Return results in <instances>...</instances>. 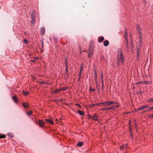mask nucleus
<instances>
[{
  "instance_id": "nucleus-1",
  "label": "nucleus",
  "mask_w": 153,
  "mask_h": 153,
  "mask_svg": "<svg viewBox=\"0 0 153 153\" xmlns=\"http://www.w3.org/2000/svg\"><path fill=\"white\" fill-rule=\"evenodd\" d=\"M117 54V62L118 65H119L120 61L123 62L124 61L125 58L121 49H119L118 50Z\"/></svg>"
},
{
  "instance_id": "nucleus-2",
  "label": "nucleus",
  "mask_w": 153,
  "mask_h": 153,
  "mask_svg": "<svg viewBox=\"0 0 153 153\" xmlns=\"http://www.w3.org/2000/svg\"><path fill=\"white\" fill-rule=\"evenodd\" d=\"M137 31L138 32V34L140 35H141L142 32L140 31V27L139 26V25H137Z\"/></svg>"
},
{
  "instance_id": "nucleus-3",
  "label": "nucleus",
  "mask_w": 153,
  "mask_h": 153,
  "mask_svg": "<svg viewBox=\"0 0 153 153\" xmlns=\"http://www.w3.org/2000/svg\"><path fill=\"white\" fill-rule=\"evenodd\" d=\"M31 17L32 19H35L36 18V13L34 11H32V13L31 15Z\"/></svg>"
},
{
  "instance_id": "nucleus-4",
  "label": "nucleus",
  "mask_w": 153,
  "mask_h": 153,
  "mask_svg": "<svg viewBox=\"0 0 153 153\" xmlns=\"http://www.w3.org/2000/svg\"><path fill=\"white\" fill-rule=\"evenodd\" d=\"M137 53H139L140 52V48L141 47V46L140 45H139V44H137Z\"/></svg>"
},
{
  "instance_id": "nucleus-5",
  "label": "nucleus",
  "mask_w": 153,
  "mask_h": 153,
  "mask_svg": "<svg viewBox=\"0 0 153 153\" xmlns=\"http://www.w3.org/2000/svg\"><path fill=\"white\" fill-rule=\"evenodd\" d=\"M65 65L66 67V69H65V70H66L65 74H68V70L67 69V60L66 59H65Z\"/></svg>"
},
{
  "instance_id": "nucleus-6",
  "label": "nucleus",
  "mask_w": 153,
  "mask_h": 153,
  "mask_svg": "<svg viewBox=\"0 0 153 153\" xmlns=\"http://www.w3.org/2000/svg\"><path fill=\"white\" fill-rule=\"evenodd\" d=\"M106 103H107V105H108V106L115 103L114 102L112 101H106Z\"/></svg>"
},
{
  "instance_id": "nucleus-7",
  "label": "nucleus",
  "mask_w": 153,
  "mask_h": 153,
  "mask_svg": "<svg viewBox=\"0 0 153 153\" xmlns=\"http://www.w3.org/2000/svg\"><path fill=\"white\" fill-rule=\"evenodd\" d=\"M139 39L140 43V45L139 44V45L141 46L142 44V37L141 35L139 36Z\"/></svg>"
},
{
  "instance_id": "nucleus-8",
  "label": "nucleus",
  "mask_w": 153,
  "mask_h": 153,
  "mask_svg": "<svg viewBox=\"0 0 153 153\" xmlns=\"http://www.w3.org/2000/svg\"><path fill=\"white\" fill-rule=\"evenodd\" d=\"M12 98L13 100L16 102V103L18 102V98L16 97V96H13Z\"/></svg>"
},
{
  "instance_id": "nucleus-9",
  "label": "nucleus",
  "mask_w": 153,
  "mask_h": 153,
  "mask_svg": "<svg viewBox=\"0 0 153 153\" xmlns=\"http://www.w3.org/2000/svg\"><path fill=\"white\" fill-rule=\"evenodd\" d=\"M45 29L44 27H41V34L42 35H43L45 33Z\"/></svg>"
},
{
  "instance_id": "nucleus-10",
  "label": "nucleus",
  "mask_w": 153,
  "mask_h": 153,
  "mask_svg": "<svg viewBox=\"0 0 153 153\" xmlns=\"http://www.w3.org/2000/svg\"><path fill=\"white\" fill-rule=\"evenodd\" d=\"M109 44V42L107 40H105V41L103 43V45L105 46H108Z\"/></svg>"
},
{
  "instance_id": "nucleus-11",
  "label": "nucleus",
  "mask_w": 153,
  "mask_h": 153,
  "mask_svg": "<svg viewBox=\"0 0 153 153\" xmlns=\"http://www.w3.org/2000/svg\"><path fill=\"white\" fill-rule=\"evenodd\" d=\"M39 125L41 126L42 127V126L44 125L45 123H44L42 120H40L39 121Z\"/></svg>"
},
{
  "instance_id": "nucleus-12",
  "label": "nucleus",
  "mask_w": 153,
  "mask_h": 153,
  "mask_svg": "<svg viewBox=\"0 0 153 153\" xmlns=\"http://www.w3.org/2000/svg\"><path fill=\"white\" fill-rule=\"evenodd\" d=\"M92 119L95 120H98L97 116L96 114H95L93 117Z\"/></svg>"
},
{
  "instance_id": "nucleus-13",
  "label": "nucleus",
  "mask_w": 153,
  "mask_h": 153,
  "mask_svg": "<svg viewBox=\"0 0 153 153\" xmlns=\"http://www.w3.org/2000/svg\"><path fill=\"white\" fill-rule=\"evenodd\" d=\"M127 147V145L126 144H125L120 147V149H123L125 148H126Z\"/></svg>"
},
{
  "instance_id": "nucleus-14",
  "label": "nucleus",
  "mask_w": 153,
  "mask_h": 153,
  "mask_svg": "<svg viewBox=\"0 0 153 153\" xmlns=\"http://www.w3.org/2000/svg\"><path fill=\"white\" fill-rule=\"evenodd\" d=\"M45 120L46 122L49 123L50 124H52L53 123V121L51 119H45Z\"/></svg>"
},
{
  "instance_id": "nucleus-15",
  "label": "nucleus",
  "mask_w": 153,
  "mask_h": 153,
  "mask_svg": "<svg viewBox=\"0 0 153 153\" xmlns=\"http://www.w3.org/2000/svg\"><path fill=\"white\" fill-rule=\"evenodd\" d=\"M78 112L79 114L81 115H84V113L83 111H81L79 110H78Z\"/></svg>"
},
{
  "instance_id": "nucleus-16",
  "label": "nucleus",
  "mask_w": 153,
  "mask_h": 153,
  "mask_svg": "<svg viewBox=\"0 0 153 153\" xmlns=\"http://www.w3.org/2000/svg\"><path fill=\"white\" fill-rule=\"evenodd\" d=\"M23 106L24 108L28 107L29 106V104L28 103H24L23 104Z\"/></svg>"
},
{
  "instance_id": "nucleus-17",
  "label": "nucleus",
  "mask_w": 153,
  "mask_h": 153,
  "mask_svg": "<svg viewBox=\"0 0 153 153\" xmlns=\"http://www.w3.org/2000/svg\"><path fill=\"white\" fill-rule=\"evenodd\" d=\"M125 36L126 40L127 41V40H128V33H127V32H125Z\"/></svg>"
},
{
  "instance_id": "nucleus-18",
  "label": "nucleus",
  "mask_w": 153,
  "mask_h": 153,
  "mask_svg": "<svg viewBox=\"0 0 153 153\" xmlns=\"http://www.w3.org/2000/svg\"><path fill=\"white\" fill-rule=\"evenodd\" d=\"M102 105H101V106H108V105H107V103H106V102H102Z\"/></svg>"
},
{
  "instance_id": "nucleus-19",
  "label": "nucleus",
  "mask_w": 153,
  "mask_h": 153,
  "mask_svg": "<svg viewBox=\"0 0 153 153\" xmlns=\"http://www.w3.org/2000/svg\"><path fill=\"white\" fill-rule=\"evenodd\" d=\"M104 40V37L102 36L98 40V42H100Z\"/></svg>"
},
{
  "instance_id": "nucleus-20",
  "label": "nucleus",
  "mask_w": 153,
  "mask_h": 153,
  "mask_svg": "<svg viewBox=\"0 0 153 153\" xmlns=\"http://www.w3.org/2000/svg\"><path fill=\"white\" fill-rule=\"evenodd\" d=\"M92 51L89 50V51L88 55V57H91V56L92 55Z\"/></svg>"
},
{
  "instance_id": "nucleus-21",
  "label": "nucleus",
  "mask_w": 153,
  "mask_h": 153,
  "mask_svg": "<svg viewBox=\"0 0 153 153\" xmlns=\"http://www.w3.org/2000/svg\"><path fill=\"white\" fill-rule=\"evenodd\" d=\"M102 111H107L108 110V109L107 107L106 108H102L100 109Z\"/></svg>"
},
{
  "instance_id": "nucleus-22",
  "label": "nucleus",
  "mask_w": 153,
  "mask_h": 153,
  "mask_svg": "<svg viewBox=\"0 0 153 153\" xmlns=\"http://www.w3.org/2000/svg\"><path fill=\"white\" fill-rule=\"evenodd\" d=\"M144 109V106H142L140 108H138L137 109V110L138 111H140V110H142L143 109Z\"/></svg>"
},
{
  "instance_id": "nucleus-23",
  "label": "nucleus",
  "mask_w": 153,
  "mask_h": 153,
  "mask_svg": "<svg viewBox=\"0 0 153 153\" xmlns=\"http://www.w3.org/2000/svg\"><path fill=\"white\" fill-rule=\"evenodd\" d=\"M126 41V47L128 50L129 49V44L128 43V40H127V41Z\"/></svg>"
},
{
  "instance_id": "nucleus-24",
  "label": "nucleus",
  "mask_w": 153,
  "mask_h": 153,
  "mask_svg": "<svg viewBox=\"0 0 153 153\" xmlns=\"http://www.w3.org/2000/svg\"><path fill=\"white\" fill-rule=\"evenodd\" d=\"M83 144V143L82 142H79L78 143H77V146H82Z\"/></svg>"
},
{
  "instance_id": "nucleus-25",
  "label": "nucleus",
  "mask_w": 153,
  "mask_h": 153,
  "mask_svg": "<svg viewBox=\"0 0 153 153\" xmlns=\"http://www.w3.org/2000/svg\"><path fill=\"white\" fill-rule=\"evenodd\" d=\"M147 101L148 102H153V98L149 99Z\"/></svg>"
},
{
  "instance_id": "nucleus-26",
  "label": "nucleus",
  "mask_w": 153,
  "mask_h": 153,
  "mask_svg": "<svg viewBox=\"0 0 153 153\" xmlns=\"http://www.w3.org/2000/svg\"><path fill=\"white\" fill-rule=\"evenodd\" d=\"M68 88L66 87V88H62L60 89V90H61V91H65Z\"/></svg>"
},
{
  "instance_id": "nucleus-27",
  "label": "nucleus",
  "mask_w": 153,
  "mask_h": 153,
  "mask_svg": "<svg viewBox=\"0 0 153 153\" xmlns=\"http://www.w3.org/2000/svg\"><path fill=\"white\" fill-rule=\"evenodd\" d=\"M102 84H103V76H100Z\"/></svg>"
},
{
  "instance_id": "nucleus-28",
  "label": "nucleus",
  "mask_w": 153,
  "mask_h": 153,
  "mask_svg": "<svg viewBox=\"0 0 153 153\" xmlns=\"http://www.w3.org/2000/svg\"><path fill=\"white\" fill-rule=\"evenodd\" d=\"M23 93L25 95H27L28 94V92L27 91H23Z\"/></svg>"
},
{
  "instance_id": "nucleus-29",
  "label": "nucleus",
  "mask_w": 153,
  "mask_h": 153,
  "mask_svg": "<svg viewBox=\"0 0 153 153\" xmlns=\"http://www.w3.org/2000/svg\"><path fill=\"white\" fill-rule=\"evenodd\" d=\"M27 114L28 115H31L32 114V112L31 111H30L28 112H27Z\"/></svg>"
},
{
  "instance_id": "nucleus-30",
  "label": "nucleus",
  "mask_w": 153,
  "mask_h": 153,
  "mask_svg": "<svg viewBox=\"0 0 153 153\" xmlns=\"http://www.w3.org/2000/svg\"><path fill=\"white\" fill-rule=\"evenodd\" d=\"M83 68V66L82 65V64L80 66V71H81V72H82Z\"/></svg>"
},
{
  "instance_id": "nucleus-31",
  "label": "nucleus",
  "mask_w": 153,
  "mask_h": 153,
  "mask_svg": "<svg viewBox=\"0 0 153 153\" xmlns=\"http://www.w3.org/2000/svg\"><path fill=\"white\" fill-rule=\"evenodd\" d=\"M112 107H113V109H115L117 108L118 107V106L117 105H113L112 106Z\"/></svg>"
},
{
  "instance_id": "nucleus-32",
  "label": "nucleus",
  "mask_w": 153,
  "mask_h": 153,
  "mask_svg": "<svg viewBox=\"0 0 153 153\" xmlns=\"http://www.w3.org/2000/svg\"><path fill=\"white\" fill-rule=\"evenodd\" d=\"M139 56H140V55H139V53H137V60H138L139 59Z\"/></svg>"
},
{
  "instance_id": "nucleus-33",
  "label": "nucleus",
  "mask_w": 153,
  "mask_h": 153,
  "mask_svg": "<svg viewBox=\"0 0 153 153\" xmlns=\"http://www.w3.org/2000/svg\"><path fill=\"white\" fill-rule=\"evenodd\" d=\"M6 137V136L4 135H0V138H5Z\"/></svg>"
},
{
  "instance_id": "nucleus-34",
  "label": "nucleus",
  "mask_w": 153,
  "mask_h": 153,
  "mask_svg": "<svg viewBox=\"0 0 153 153\" xmlns=\"http://www.w3.org/2000/svg\"><path fill=\"white\" fill-rule=\"evenodd\" d=\"M35 19H32L31 21V22L32 24L34 23L35 22Z\"/></svg>"
},
{
  "instance_id": "nucleus-35",
  "label": "nucleus",
  "mask_w": 153,
  "mask_h": 153,
  "mask_svg": "<svg viewBox=\"0 0 153 153\" xmlns=\"http://www.w3.org/2000/svg\"><path fill=\"white\" fill-rule=\"evenodd\" d=\"M108 108V110H109L110 109H113V107H112V106L111 107H107Z\"/></svg>"
},
{
  "instance_id": "nucleus-36",
  "label": "nucleus",
  "mask_w": 153,
  "mask_h": 153,
  "mask_svg": "<svg viewBox=\"0 0 153 153\" xmlns=\"http://www.w3.org/2000/svg\"><path fill=\"white\" fill-rule=\"evenodd\" d=\"M143 83V82H138L137 83H136V84H135V85H138V84H140L142 83Z\"/></svg>"
},
{
  "instance_id": "nucleus-37",
  "label": "nucleus",
  "mask_w": 153,
  "mask_h": 153,
  "mask_svg": "<svg viewBox=\"0 0 153 153\" xmlns=\"http://www.w3.org/2000/svg\"><path fill=\"white\" fill-rule=\"evenodd\" d=\"M24 42L26 44L28 43V41L27 39H25L24 40Z\"/></svg>"
},
{
  "instance_id": "nucleus-38",
  "label": "nucleus",
  "mask_w": 153,
  "mask_h": 153,
  "mask_svg": "<svg viewBox=\"0 0 153 153\" xmlns=\"http://www.w3.org/2000/svg\"><path fill=\"white\" fill-rule=\"evenodd\" d=\"M60 91H61V90H60V89H58V90L55 91H54V92L55 93H57V92H59Z\"/></svg>"
},
{
  "instance_id": "nucleus-39",
  "label": "nucleus",
  "mask_w": 153,
  "mask_h": 153,
  "mask_svg": "<svg viewBox=\"0 0 153 153\" xmlns=\"http://www.w3.org/2000/svg\"><path fill=\"white\" fill-rule=\"evenodd\" d=\"M41 43L42 45V48H43V40H41Z\"/></svg>"
},
{
  "instance_id": "nucleus-40",
  "label": "nucleus",
  "mask_w": 153,
  "mask_h": 153,
  "mask_svg": "<svg viewBox=\"0 0 153 153\" xmlns=\"http://www.w3.org/2000/svg\"><path fill=\"white\" fill-rule=\"evenodd\" d=\"M96 104V105H100L101 106V105L102 104V102L101 103H97V104Z\"/></svg>"
},
{
  "instance_id": "nucleus-41",
  "label": "nucleus",
  "mask_w": 153,
  "mask_h": 153,
  "mask_svg": "<svg viewBox=\"0 0 153 153\" xmlns=\"http://www.w3.org/2000/svg\"><path fill=\"white\" fill-rule=\"evenodd\" d=\"M96 105V104H93L91 105V106L92 107H94L95 106V105Z\"/></svg>"
},
{
  "instance_id": "nucleus-42",
  "label": "nucleus",
  "mask_w": 153,
  "mask_h": 153,
  "mask_svg": "<svg viewBox=\"0 0 153 153\" xmlns=\"http://www.w3.org/2000/svg\"><path fill=\"white\" fill-rule=\"evenodd\" d=\"M95 82H96V85H98V83L97 82V80H95Z\"/></svg>"
},
{
  "instance_id": "nucleus-43",
  "label": "nucleus",
  "mask_w": 153,
  "mask_h": 153,
  "mask_svg": "<svg viewBox=\"0 0 153 153\" xmlns=\"http://www.w3.org/2000/svg\"><path fill=\"white\" fill-rule=\"evenodd\" d=\"M76 105L78 106V107H81V105H79V104H76Z\"/></svg>"
},
{
  "instance_id": "nucleus-44",
  "label": "nucleus",
  "mask_w": 153,
  "mask_h": 153,
  "mask_svg": "<svg viewBox=\"0 0 153 153\" xmlns=\"http://www.w3.org/2000/svg\"><path fill=\"white\" fill-rule=\"evenodd\" d=\"M89 90L90 91H91V90H92L93 91H94L95 90V89H92V88H90V89H89Z\"/></svg>"
},
{
  "instance_id": "nucleus-45",
  "label": "nucleus",
  "mask_w": 153,
  "mask_h": 153,
  "mask_svg": "<svg viewBox=\"0 0 153 153\" xmlns=\"http://www.w3.org/2000/svg\"><path fill=\"white\" fill-rule=\"evenodd\" d=\"M100 74H101V76H103V72H102V71H101V72Z\"/></svg>"
},
{
  "instance_id": "nucleus-46",
  "label": "nucleus",
  "mask_w": 153,
  "mask_h": 153,
  "mask_svg": "<svg viewBox=\"0 0 153 153\" xmlns=\"http://www.w3.org/2000/svg\"><path fill=\"white\" fill-rule=\"evenodd\" d=\"M38 59V58L37 57H34V60H36V59Z\"/></svg>"
},
{
  "instance_id": "nucleus-47",
  "label": "nucleus",
  "mask_w": 153,
  "mask_h": 153,
  "mask_svg": "<svg viewBox=\"0 0 153 153\" xmlns=\"http://www.w3.org/2000/svg\"><path fill=\"white\" fill-rule=\"evenodd\" d=\"M103 88H104L103 84H102V90H103Z\"/></svg>"
},
{
  "instance_id": "nucleus-48",
  "label": "nucleus",
  "mask_w": 153,
  "mask_h": 153,
  "mask_svg": "<svg viewBox=\"0 0 153 153\" xmlns=\"http://www.w3.org/2000/svg\"><path fill=\"white\" fill-rule=\"evenodd\" d=\"M150 110H153V106L150 107Z\"/></svg>"
},
{
  "instance_id": "nucleus-49",
  "label": "nucleus",
  "mask_w": 153,
  "mask_h": 153,
  "mask_svg": "<svg viewBox=\"0 0 153 153\" xmlns=\"http://www.w3.org/2000/svg\"><path fill=\"white\" fill-rule=\"evenodd\" d=\"M94 76H97V74L96 73V72H95L94 73Z\"/></svg>"
},
{
  "instance_id": "nucleus-50",
  "label": "nucleus",
  "mask_w": 153,
  "mask_h": 153,
  "mask_svg": "<svg viewBox=\"0 0 153 153\" xmlns=\"http://www.w3.org/2000/svg\"><path fill=\"white\" fill-rule=\"evenodd\" d=\"M148 106V105H146L145 106H144V108H147Z\"/></svg>"
},
{
  "instance_id": "nucleus-51",
  "label": "nucleus",
  "mask_w": 153,
  "mask_h": 153,
  "mask_svg": "<svg viewBox=\"0 0 153 153\" xmlns=\"http://www.w3.org/2000/svg\"><path fill=\"white\" fill-rule=\"evenodd\" d=\"M129 131H130V132L131 133V128H129Z\"/></svg>"
},
{
  "instance_id": "nucleus-52",
  "label": "nucleus",
  "mask_w": 153,
  "mask_h": 153,
  "mask_svg": "<svg viewBox=\"0 0 153 153\" xmlns=\"http://www.w3.org/2000/svg\"><path fill=\"white\" fill-rule=\"evenodd\" d=\"M94 78L95 79V80H97V76H94Z\"/></svg>"
},
{
  "instance_id": "nucleus-53",
  "label": "nucleus",
  "mask_w": 153,
  "mask_h": 153,
  "mask_svg": "<svg viewBox=\"0 0 153 153\" xmlns=\"http://www.w3.org/2000/svg\"><path fill=\"white\" fill-rule=\"evenodd\" d=\"M81 73H82V72H81V71H80V72H79V76H81Z\"/></svg>"
},
{
  "instance_id": "nucleus-54",
  "label": "nucleus",
  "mask_w": 153,
  "mask_h": 153,
  "mask_svg": "<svg viewBox=\"0 0 153 153\" xmlns=\"http://www.w3.org/2000/svg\"><path fill=\"white\" fill-rule=\"evenodd\" d=\"M54 39L55 40V41H57V38H55V37H54Z\"/></svg>"
},
{
  "instance_id": "nucleus-55",
  "label": "nucleus",
  "mask_w": 153,
  "mask_h": 153,
  "mask_svg": "<svg viewBox=\"0 0 153 153\" xmlns=\"http://www.w3.org/2000/svg\"><path fill=\"white\" fill-rule=\"evenodd\" d=\"M13 137V135H10V137Z\"/></svg>"
},
{
  "instance_id": "nucleus-56",
  "label": "nucleus",
  "mask_w": 153,
  "mask_h": 153,
  "mask_svg": "<svg viewBox=\"0 0 153 153\" xmlns=\"http://www.w3.org/2000/svg\"><path fill=\"white\" fill-rule=\"evenodd\" d=\"M96 86H97V87H98V85H96Z\"/></svg>"
},
{
  "instance_id": "nucleus-57",
  "label": "nucleus",
  "mask_w": 153,
  "mask_h": 153,
  "mask_svg": "<svg viewBox=\"0 0 153 153\" xmlns=\"http://www.w3.org/2000/svg\"><path fill=\"white\" fill-rule=\"evenodd\" d=\"M32 61L33 62H35V61H33V60H32Z\"/></svg>"
},
{
  "instance_id": "nucleus-58",
  "label": "nucleus",
  "mask_w": 153,
  "mask_h": 153,
  "mask_svg": "<svg viewBox=\"0 0 153 153\" xmlns=\"http://www.w3.org/2000/svg\"><path fill=\"white\" fill-rule=\"evenodd\" d=\"M131 125V123H130V125Z\"/></svg>"
},
{
  "instance_id": "nucleus-59",
  "label": "nucleus",
  "mask_w": 153,
  "mask_h": 153,
  "mask_svg": "<svg viewBox=\"0 0 153 153\" xmlns=\"http://www.w3.org/2000/svg\"><path fill=\"white\" fill-rule=\"evenodd\" d=\"M79 49L81 50V48H79Z\"/></svg>"
},
{
  "instance_id": "nucleus-60",
  "label": "nucleus",
  "mask_w": 153,
  "mask_h": 153,
  "mask_svg": "<svg viewBox=\"0 0 153 153\" xmlns=\"http://www.w3.org/2000/svg\"><path fill=\"white\" fill-rule=\"evenodd\" d=\"M132 139H133V137H132Z\"/></svg>"
},
{
  "instance_id": "nucleus-61",
  "label": "nucleus",
  "mask_w": 153,
  "mask_h": 153,
  "mask_svg": "<svg viewBox=\"0 0 153 153\" xmlns=\"http://www.w3.org/2000/svg\"><path fill=\"white\" fill-rule=\"evenodd\" d=\"M1 8V6H0V8Z\"/></svg>"
}]
</instances>
